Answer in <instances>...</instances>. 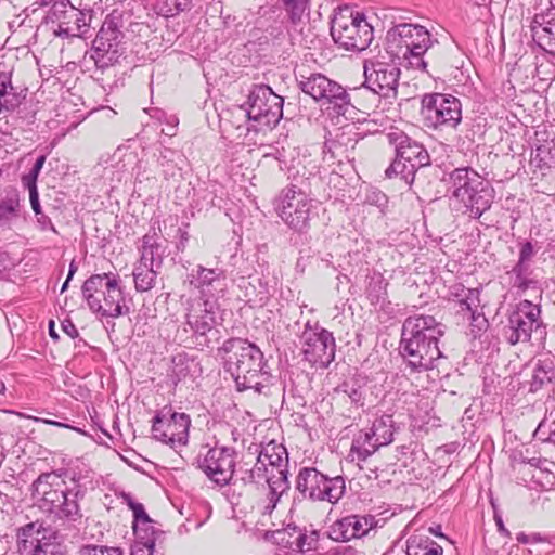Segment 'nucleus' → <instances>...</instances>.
I'll return each instance as SVG.
<instances>
[{
	"label": "nucleus",
	"mask_w": 555,
	"mask_h": 555,
	"mask_svg": "<svg viewBox=\"0 0 555 555\" xmlns=\"http://www.w3.org/2000/svg\"><path fill=\"white\" fill-rule=\"evenodd\" d=\"M218 354L224 360V369L233 377L238 392L253 390L257 395L269 397L276 385L263 352L258 346L242 338H229Z\"/></svg>",
	"instance_id": "f257e3e1"
},
{
	"label": "nucleus",
	"mask_w": 555,
	"mask_h": 555,
	"mask_svg": "<svg viewBox=\"0 0 555 555\" xmlns=\"http://www.w3.org/2000/svg\"><path fill=\"white\" fill-rule=\"evenodd\" d=\"M86 494L83 485L76 480L67 485L53 472L40 474L31 485V496L39 509L61 525L81 524L83 513L80 503Z\"/></svg>",
	"instance_id": "f03ea898"
},
{
	"label": "nucleus",
	"mask_w": 555,
	"mask_h": 555,
	"mask_svg": "<svg viewBox=\"0 0 555 555\" xmlns=\"http://www.w3.org/2000/svg\"><path fill=\"white\" fill-rule=\"evenodd\" d=\"M446 326L433 315L408 317L401 328L399 352L412 373H421L436 367L442 357L438 343L444 335Z\"/></svg>",
	"instance_id": "7ed1b4c3"
},
{
	"label": "nucleus",
	"mask_w": 555,
	"mask_h": 555,
	"mask_svg": "<svg viewBox=\"0 0 555 555\" xmlns=\"http://www.w3.org/2000/svg\"><path fill=\"white\" fill-rule=\"evenodd\" d=\"M439 42L422 25L402 23L390 28L386 34V50L398 59L408 61L412 68L428 73L433 64L439 67L443 60L439 57Z\"/></svg>",
	"instance_id": "20e7f679"
},
{
	"label": "nucleus",
	"mask_w": 555,
	"mask_h": 555,
	"mask_svg": "<svg viewBox=\"0 0 555 555\" xmlns=\"http://www.w3.org/2000/svg\"><path fill=\"white\" fill-rule=\"evenodd\" d=\"M449 190L452 197L462 203L470 218L479 219L494 201V189L470 167H460L449 173Z\"/></svg>",
	"instance_id": "39448f33"
},
{
	"label": "nucleus",
	"mask_w": 555,
	"mask_h": 555,
	"mask_svg": "<svg viewBox=\"0 0 555 555\" xmlns=\"http://www.w3.org/2000/svg\"><path fill=\"white\" fill-rule=\"evenodd\" d=\"M116 273L92 274L82 286L81 294L89 309L101 317L119 318L128 314L130 309Z\"/></svg>",
	"instance_id": "423d86ee"
},
{
	"label": "nucleus",
	"mask_w": 555,
	"mask_h": 555,
	"mask_svg": "<svg viewBox=\"0 0 555 555\" xmlns=\"http://www.w3.org/2000/svg\"><path fill=\"white\" fill-rule=\"evenodd\" d=\"M386 139L395 150V159L385 170V176L389 179L400 177L411 185L417 170L430 165L427 150L421 142L398 128L390 129Z\"/></svg>",
	"instance_id": "0eeeda50"
},
{
	"label": "nucleus",
	"mask_w": 555,
	"mask_h": 555,
	"mask_svg": "<svg viewBox=\"0 0 555 555\" xmlns=\"http://www.w3.org/2000/svg\"><path fill=\"white\" fill-rule=\"evenodd\" d=\"M364 81L356 87L361 109L377 107L382 99H396L400 69L389 63L366 60L363 65Z\"/></svg>",
	"instance_id": "6e6552de"
},
{
	"label": "nucleus",
	"mask_w": 555,
	"mask_h": 555,
	"mask_svg": "<svg viewBox=\"0 0 555 555\" xmlns=\"http://www.w3.org/2000/svg\"><path fill=\"white\" fill-rule=\"evenodd\" d=\"M300 90L315 102L331 106L337 115L345 116L351 108L361 111L357 89L347 90L340 83L321 73L296 77Z\"/></svg>",
	"instance_id": "1a4fd4ad"
},
{
	"label": "nucleus",
	"mask_w": 555,
	"mask_h": 555,
	"mask_svg": "<svg viewBox=\"0 0 555 555\" xmlns=\"http://www.w3.org/2000/svg\"><path fill=\"white\" fill-rule=\"evenodd\" d=\"M346 493V481L340 475L330 477L315 467H301L296 476L294 503L326 502L335 505Z\"/></svg>",
	"instance_id": "9d476101"
},
{
	"label": "nucleus",
	"mask_w": 555,
	"mask_h": 555,
	"mask_svg": "<svg viewBox=\"0 0 555 555\" xmlns=\"http://www.w3.org/2000/svg\"><path fill=\"white\" fill-rule=\"evenodd\" d=\"M330 30L334 42L347 51L361 52L373 40V27L365 15L349 7L335 11Z\"/></svg>",
	"instance_id": "9b49d317"
},
{
	"label": "nucleus",
	"mask_w": 555,
	"mask_h": 555,
	"mask_svg": "<svg viewBox=\"0 0 555 555\" xmlns=\"http://www.w3.org/2000/svg\"><path fill=\"white\" fill-rule=\"evenodd\" d=\"M20 555H67L64 535L43 520L27 522L16 529Z\"/></svg>",
	"instance_id": "f8f14e48"
},
{
	"label": "nucleus",
	"mask_w": 555,
	"mask_h": 555,
	"mask_svg": "<svg viewBox=\"0 0 555 555\" xmlns=\"http://www.w3.org/2000/svg\"><path fill=\"white\" fill-rule=\"evenodd\" d=\"M541 312V306L528 299L517 302L503 322L501 330L503 339L511 346H515L529 343L533 333L545 334Z\"/></svg>",
	"instance_id": "ddd939ff"
},
{
	"label": "nucleus",
	"mask_w": 555,
	"mask_h": 555,
	"mask_svg": "<svg viewBox=\"0 0 555 555\" xmlns=\"http://www.w3.org/2000/svg\"><path fill=\"white\" fill-rule=\"evenodd\" d=\"M120 28V16L105 17L90 49V59L94 62L96 70L104 73L118 64L120 57L125 55L127 49L125 34Z\"/></svg>",
	"instance_id": "4468645a"
},
{
	"label": "nucleus",
	"mask_w": 555,
	"mask_h": 555,
	"mask_svg": "<svg viewBox=\"0 0 555 555\" xmlns=\"http://www.w3.org/2000/svg\"><path fill=\"white\" fill-rule=\"evenodd\" d=\"M284 99L268 85H254L248 94L245 109L249 121L256 122V132L273 129L283 118Z\"/></svg>",
	"instance_id": "2eb2a0df"
},
{
	"label": "nucleus",
	"mask_w": 555,
	"mask_h": 555,
	"mask_svg": "<svg viewBox=\"0 0 555 555\" xmlns=\"http://www.w3.org/2000/svg\"><path fill=\"white\" fill-rule=\"evenodd\" d=\"M311 208V199L295 184L284 188L274 199L278 216L289 229L298 233L308 231Z\"/></svg>",
	"instance_id": "dca6fc26"
},
{
	"label": "nucleus",
	"mask_w": 555,
	"mask_h": 555,
	"mask_svg": "<svg viewBox=\"0 0 555 555\" xmlns=\"http://www.w3.org/2000/svg\"><path fill=\"white\" fill-rule=\"evenodd\" d=\"M421 116L431 129H456L462 121L460 99L444 93H425L421 100Z\"/></svg>",
	"instance_id": "f3484780"
},
{
	"label": "nucleus",
	"mask_w": 555,
	"mask_h": 555,
	"mask_svg": "<svg viewBox=\"0 0 555 555\" xmlns=\"http://www.w3.org/2000/svg\"><path fill=\"white\" fill-rule=\"evenodd\" d=\"M152 422L154 439L168 444L175 451L186 446L191 426L189 414L175 412L171 405H165L154 415Z\"/></svg>",
	"instance_id": "a211bd4d"
},
{
	"label": "nucleus",
	"mask_w": 555,
	"mask_h": 555,
	"mask_svg": "<svg viewBox=\"0 0 555 555\" xmlns=\"http://www.w3.org/2000/svg\"><path fill=\"white\" fill-rule=\"evenodd\" d=\"M304 360L311 365L327 367L335 359L336 344L333 333L307 322L299 337Z\"/></svg>",
	"instance_id": "6ab92c4d"
},
{
	"label": "nucleus",
	"mask_w": 555,
	"mask_h": 555,
	"mask_svg": "<svg viewBox=\"0 0 555 555\" xmlns=\"http://www.w3.org/2000/svg\"><path fill=\"white\" fill-rule=\"evenodd\" d=\"M236 451L234 448L218 446L210 448L206 455L198 460V467L218 486L231 482L235 470Z\"/></svg>",
	"instance_id": "aec40b11"
},
{
	"label": "nucleus",
	"mask_w": 555,
	"mask_h": 555,
	"mask_svg": "<svg viewBox=\"0 0 555 555\" xmlns=\"http://www.w3.org/2000/svg\"><path fill=\"white\" fill-rule=\"evenodd\" d=\"M218 308L219 305L216 300H201L186 315V323L193 332L196 347L202 351L211 348L208 335L219 333L218 330H215Z\"/></svg>",
	"instance_id": "412c9836"
},
{
	"label": "nucleus",
	"mask_w": 555,
	"mask_h": 555,
	"mask_svg": "<svg viewBox=\"0 0 555 555\" xmlns=\"http://www.w3.org/2000/svg\"><path fill=\"white\" fill-rule=\"evenodd\" d=\"M190 284L199 292V299L205 301L223 297L228 289L227 270L221 267L208 268L197 264L188 275Z\"/></svg>",
	"instance_id": "4be33fe9"
},
{
	"label": "nucleus",
	"mask_w": 555,
	"mask_h": 555,
	"mask_svg": "<svg viewBox=\"0 0 555 555\" xmlns=\"http://www.w3.org/2000/svg\"><path fill=\"white\" fill-rule=\"evenodd\" d=\"M530 166L534 172L547 176L555 170V128L540 125L531 141Z\"/></svg>",
	"instance_id": "5701e85b"
},
{
	"label": "nucleus",
	"mask_w": 555,
	"mask_h": 555,
	"mask_svg": "<svg viewBox=\"0 0 555 555\" xmlns=\"http://www.w3.org/2000/svg\"><path fill=\"white\" fill-rule=\"evenodd\" d=\"M377 522L373 515H348L330 527L328 537L336 542L360 539L374 529Z\"/></svg>",
	"instance_id": "b1692460"
},
{
	"label": "nucleus",
	"mask_w": 555,
	"mask_h": 555,
	"mask_svg": "<svg viewBox=\"0 0 555 555\" xmlns=\"http://www.w3.org/2000/svg\"><path fill=\"white\" fill-rule=\"evenodd\" d=\"M271 539L281 548L304 553L317 547L319 533L312 530L307 534L305 529L289 524L283 529L273 531Z\"/></svg>",
	"instance_id": "393cba45"
},
{
	"label": "nucleus",
	"mask_w": 555,
	"mask_h": 555,
	"mask_svg": "<svg viewBox=\"0 0 555 555\" xmlns=\"http://www.w3.org/2000/svg\"><path fill=\"white\" fill-rule=\"evenodd\" d=\"M533 41L546 53L555 55V7L551 5L545 11L537 13L532 25Z\"/></svg>",
	"instance_id": "a878e982"
},
{
	"label": "nucleus",
	"mask_w": 555,
	"mask_h": 555,
	"mask_svg": "<svg viewBox=\"0 0 555 555\" xmlns=\"http://www.w3.org/2000/svg\"><path fill=\"white\" fill-rule=\"evenodd\" d=\"M358 143L354 135L338 131L334 137L326 138L323 144V160L343 164L354 159L353 151Z\"/></svg>",
	"instance_id": "bb28decb"
},
{
	"label": "nucleus",
	"mask_w": 555,
	"mask_h": 555,
	"mask_svg": "<svg viewBox=\"0 0 555 555\" xmlns=\"http://www.w3.org/2000/svg\"><path fill=\"white\" fill-rule=\"evenodd\" d=\"M553 383H555V359L546 354L533 362L531 379L528 382L529 392L534 393Z\"/></svg>",
	"instance_id": "cd10ccee"
},
{
	"label": "nucleus",
	"mask_w": 555,
	"mask_h": 555,
	"mask_svg": "<svg viewBox=\"0 0 555 555\" xmlns=\"http://www.w3.org/2000/svg\"><path fill=\"white\" fill-rule=\"evenodd\" d=\"M288 469H283L279 475L270 474L267 478L268 493H267V505L264 506V513L271 514L278 506L281 498L287 494L291 490V482L288 480Z\"/></svg>",
	"instance_id": "c85d7f7f"
},
{
	"label": "nucleus",
	"mask_w": 555,
	"mask_h": 555,
	"mask_svg": "<svg viewBox=\"0 0 555 555\" xmlns=\"http://www.w3.org/2000/svg\"><path fill=\"white\" fill-rule=\"evenodd\" d=\"M140 251L141 257L139 262L156 267V269L162 267L166 247L158 242V236L154 228L142 237Z\"/></svg>",
	"instance_id": "c756f323"
},
{
	"label": "nucleus",
	"mask_w": 555,
	"mask_h": 555,
	"mask_svg": "<svg viewBox=\"0 0 555 555\" xmlns=\"http://www.w3.org/2000/svg\"><path fill=\"white\" fill-rule=\"evenodd\" d=\"M259 454L268 467H271L270 474L279 475L283 469H288V453L282 443L271 440L266 446H261Z\"/></svg>",
	"instance_id": "7c9ffc66"
},
{
	"label": "nucleus",
	"mask_w": 555,
	"mask_h": 555,
	"mask_svg": "<svg viewBox=\"0 0 555 555\" xmlns=\"http://www.w3.org/2000/svg\"><path fill=\"white\" fill-rule=\"evenodd\" d=\"M69 7H73L69 0H52V5L47 14V21L59 23V33L66 37L73 36L72 17Z\"/></svg>",
	"instance_id": "2f4dec72"
},
{
	"label": "nucleus",
	"mask_w": 555,
	"mask_h": 555,
	"mask_svg": "<svg viewBox=\"0 0 555 555\" xmlns=\"http://www.w3.org/2000/svg\"><path fill=\"white\" fill-rule=\"evenodd\" d=\"M380 447L379 441H376L375 436H371L370 430H360L352 439L350 452L357 454L359 461H366L373 455Z\"/></svg>",
	"instance_id": "473e14b6"
},
{
	"label": "nucleus",
	"mask_w": 555,
	"mask_h": 555,
	"mask_svg": "<svg viewBox=\"0 0 555 555\" xmlns=\"http://www.w3.org/2000/svg\"><path fill=\"white\" fill-rule=\"evenodd\" d=\"M443 548L427 535L413 534L406 541V555H442Z\"/></svg>",
	"instance_id": "72a5a7b5"
},
{
	"label": "nucleus",
	"mask_w": 555,
	"mask_h": 555,
	"mask_svg": "<svg viewBox=\"0 0 555 555\" xmlns=\"http://www.w3.org/2000/svg\"><path fill=\"white\" fill-rule=\"evenodd\" d=\"M387 286L388 282L380 273H375L371 276L366 288V295L371 305L384 309L389 304Z\"/></svg>",
	"instance_id": "f704fd0d"
},
{
	"label": "nucleus",
	"mask_w": 555,
	"mask_h": 555,
	"mask_svg": "<svg viewBox=\"0 0 555 555\" xmlns=\"http://www.w3.org/2000/svg\"><path fill=\"white\" fill-rule=\"evenodd\" d=\"M133 281L137 292L144 293L156 284L158 269L142 262H138L133 269Z\"/></svg>",
	"instance_id": "c9c22d12"
},
{
	"label": "nucleus",
	"mask_w": 555,
	"mask_h": 555,
	"mask_svg": "<svg viewBox=\"0 0 555 555\" xmlns=\"http://www.w3.org/2000/svg\"><path fill=\"white\" fill-rule=\"evenodd\" d=\"M393 427L395 421L392 415L383 414L373 422L369 430L371 436H375L376 441H379V444L387 446L393 440Z\"/></svg>",
	"instance_id": "e433bc0d"
},
{
	"label": "nucleus",
	"mask_w": 555,
	"mask_h": 555,
	"mask_svg": "<svg viewBox=\"0 0 555 555\" xmlns=\"http://www.w3.org/2000/svg\"><path fill=\"white\" fill-rule=\"evenodd\" d=\"M154 524L155 522L145 524L143 521L132 526L133 533L135 535L134 544L155 547L156 542L164 539L165 532L159 529H156L154 527Z\"/></svg>",
	"instance_id": "4c0bfd02"
},
{
	"label": "nucleus",
	"mask_w": 555,
	"mask_h": 555,
	"mask_svg": "<svg viewBox=\"0 0 555 555\" xmlns=\"http://www.w3.org/2000/svg\"><path fill=\"white\" fill-rule=\"evenodd\" d=\"M183 155L179 151L165 147L158 157V164L165 179L175 178L180 171Z\"/></svg>",
	"instance_id": "58836bf2"
},
{
	"label": "nucleus",
	"mask_w": 555,
	"mask_h": 555,
	"mask_svg": "<svg viewBox=\"0 0 555 555\" xmlns=\"http://www.w3.org/2000/svg\"><path fill=\"white\" fill-rule=\"evenodd\" d=\"M288 22L297 26L309 16L311 0H281Z\"/></svg>",
	"instance_id": "ea45409f"
},
{
	"label": "nucleus",
	"mask_w": 555,
	"mask_h": 555,
	"mask_svg": "<svg viewBox=\"0 0 555 555\" xmlns=\"http://www.w3.org/2000/svg\"><path fill=\"white\" fill-rule=\"evenodd\" d=\"M480 291L479 288H467L464 297L460 299V307L462 311H468L470 313V321H480L482 325L487 323V319L483 314L478 312L480 305Z\"/></svg>",
	"instance_id": "a19ab883"
},
{
	"label": "nucleus",
	"mask_w": 555,
	"mask_h": 555,
	"mask_svg": "<svg viewBox=\"0 0 555 555\" xmlns=\"http://www.w3.org/2000/svg\"><path fill=\"white\" fill-rule=\"evenodd\" d=\"M25 90H17L13 86V90L0 89V115L7 116L9 113H13L25 100Z\"/></svg>",
	"instance_id": "79ce46f5"
},
{
	"label": "nucleus",
	"mask_w": 555,
	"mask_h": 555,
	"mask_svg": "<svg viewBox=\"0 0 555 555\" xmlns=\"http://www.w3.org/2000/svg\"><path fill=\"white\" fill-rule=\"evenodd\" d=\"M335 391L337 393L341 392L346 395L349 398L351 404L356 406L364 405V388L359 379L353 378L351 380H345L335 388Z\"/></svg>",
	"instance_id": "37998d69"
},
{
	"label": "nucleus",
	"mask_w": 555,
	"mask_h": 555,
	"mask_svg": "<svg viewBox=\"0 0 555 555\" xmlns=\"http://www.w3.org/2000/svg\"><path fill=\"white\" fill-rule=\"evenodd\" d=\"M195 0H159V14L164 16H176L181 12L190 11L194 7Z\"/></svg>",
	"instance_id": "c03bdc74"
},
{
	"label": "nucleus",
	"mask_w": 555,
	"mask_h": 555,
	"mask_svg": "<svg viewBox=\"0 0 555 555\" xmlns=\"http://www.w3.org/2000/svg\"><path fill=\"white\" fill-rule=\"evenodd\" d=\"M18 209V193L15 191L8 193L4 198L0 199V221L17 216Z\"/></svg>",
	"instance_id": "a18cd8bd"
},
{
	"label": "nucleus",
	"mask_w": 555,
	"mask_h": 555,
	"mask_svg": "<svg viewBox=\"0 0 555 555\" xmlns=\"http://www.w3.org/2000/svg\"><path fill=\"white\" fill-rule=\"evenodd\" d=\"M512 280V287L516 288L520 293H525L528 289H537L539 282L532 276H528L520 273H508Z\"/></svg>",
	"instance_id": "49530a36"
},
{
	"label": "nucleus",
	"mask_w": 555,
	"mask_h": 555,
	"mask_svg": "<svg viewBox=\"0 0 555 555\" xmlns=\"http://www.w3.org/2000/svg\"><path fill=\"white\" fill-rule=\"evenodd\" d=\"M47 155H40L37 157L35 164L31 169L22 176V184L23 185H37L39 173L46 163Z\"/></svg>",
	"instance_id": "de8ad7c7"
},
{
	"label": "nucleus",
	"mask_w": 555,
	"mask_h": 555,
	"mask_svg": "<svg viewBox=\"0 0 555 555\" xmlns=\"http://www.w3.org/2000/svg\"><path fill=\"white\" fill-rule=\"evenodd\" d=\"M366 202L370 205L376 206L383 215L386 214L388 208V196L378 189L371 190L366 195Z\"/></svg>",
	"instance_id": "09e8293b"
},
{
	"label": "nucleus",
	"mask_w": 555,
	"mask_h": 555,
	"mask_svg": "<svg viewBox=\"0 0 555 555\" xmlns=\"http://www.w3.org/2000/svg\"><path fill=\"white\" fill-rule=\"evenodd\" d=\"M80 555H124L119 547H107L99 545H83Z\"/></svg>",
	"instance_id": "8fccbe9b"
},
{
	"label": "nucleus",
	"mask_w": 555,
	"mask_h": 555,
	"mask_svg": "<svg viewBox=\"0 0 555 555\" xmlns=\"http://www.w3.org/2000/svg\"><path fill=\"white\" fill-rule=\"evenodd\" d=\"M518 246V260L532 262V259L537 255L539 248L531 241H519Z\"/></svg>",
	"instance_id": "3c124183"
},
{
	"label": "nucleus",
	"mask_w": 555,
	"mask_h": 555,
	"mask_svg": "<svg viewBox=\"0 0 555 555\" xmlns=\"http://www.w3.org/2000/svg\"><path fill=\"white\" fill-rule=\"evenodd\" d=\"M69 13L72 17V23L75 25L73 27V36H75L77 31H80L83 27L88 25L87 15L82 11L77 10L75 7H69Z\"/></svg>",
	"instance_id": "603ef678"
},
{
	"label": "nucleus",
	"mask_w": 555,
	"mask_h": 555,
	"mask_svg": "<svg viewBox=\"0 0 555 555\" xmlns=\"http://www.w3.org/2000/svg\"><path fill=\"white\" fill-rule=\"evenodd\" d=\"M133 514V525L140 524V522H155L146 513L144 506L142 503H137L133 508L131 509Z\"/></svg>",
	"instance_id": "864d4df0"
},
{
	"label": "nucleus",
	"mask_w": 555,
	"mask_h": 555,
	"mask_svg": "<svg viewBox=\"0 0 555 555\" xmlns=\"http://www.w3.org/2000/svg\"><path fill=\"white\" fill-rule=\"evenodd\" d=\"M251 474L256 475L258 480L268 478V475H270V469L268 465L266 464L264 460L261 459V455L258 454L257 461L255 465L251 468Z\"/></svg>",
	"instance_id": "5fc2aeb1"
},
{
	"label": "nucleus",
	"mask_w": 555,
	"mask_h": 555,
	"mask_svg": "<svg viewBox=\"0 0 555 555\" xmlns=\"http://www.w3.org/2000/svg\"><path fill=\"white\" fill-rule=\"evenodd\" d=\"M23 186L25 189H27L29 192V201H30V206H31V209L34 210V214L40 215L42 209H41L40 202H39L38 186L37 185H23Z\"/></svg>",
	"instance_id": "6e6d98bb"
},
{
	"label": "nucleus",
	"mask_w": 555,
	"mask_h": 555,
	"mask_svg": "<svg viewBox=\"0 0 555 555\" xmlns=\"http://www.w3.org/2000/svg\"><path fill=\"white\" fill-rule=\"evenodd\" d=\"M189 224L185 223L183 228H178L176 237L178 238L177 242V249L180 251H183L188 245V242L190 240V235L188 232Z\"/></svg>",
	"instance_id": "4d7b16f0"
},
{
	"label": "nucleus",
	"mask_w": 555,
	"mask_h": 555,
	"mask_svg": "<svg viewBox=\"0 0 555 555\" xmlns=\"http://www.w3.org/2000/svg\"><path fill=\"white\" fill-rule=\"evenodd\" d=\"M531 262L517 260L508 273H520L528 276L532 275Z\"/></svg>",
	"instance_id": "13d9d810"
},
{
	"label": "nucleus",
	"mask_w": 555,
	"mask_h": 555,
	"mask_svg": "<svg viewBox=\"0 0 555 555\" xmlns=\"http://www.w3.org/2000/svg\"><path fill=\"white\" fill-rule=\"evenodd\" d=\"M61 327L63 332L67 334L70 338L79 337V332L70 319H65L64 321H62Z\"/></svg>",
	"instance_id": "bf43d9fd"
},
{
	"label": "nucleus",
	"mask_w": 555,
	"mask_h": 555,
	"mask_svg": "<svg viewBox=\"0 0 555 555\" xmlns=\"http://www.w3.org/2000/svg\"><path fill=\"white\" fill-rule=\"evenodd\" d=\"M13 90L12 72L0 70V89Z\"/></svg>",
	"instance_id": "052dcab7"
},
{
	"label": "nucleus",
	"mask_w": 555,
	"mask_h": 555,
	"mask_svg": "<svg viewBox=\"0 0 555 555\" xmlns=\"http://www.w3.org/2000/svg\"><path fill=\"white\" fill-rule=\"evenodd\" d=\"M155 547H150L140 544H133L130 555H154Z\"/></svg>",
	"instance_id": "680f3d73"
},
{
	"label": "nucleus",
	"mask_w": 555,
	"mask_h": 555,
	"mask_svg": "<svg viewBox=\"0 0 555 555\" xmlns=\"http://www.w3.org/2000/svg\"><path fill=\"white\" fill-rule=\"evenodd\" d=\"M466 291H467V288H465V286L463 284L457 283L451 287L450 293L453 297L457 298V300L460 301V299L464 297V294Z\"/></svg>",
	"instance_id": "e2e57ef3"
},
{
	"label": "nucleus",
	"mask_w": 555,
	"mask_h": 555,
	"mask_svg": "<svg viewBox=\"0 0 555 555\" xmlns=\"http://www.w3.org/2000/svg\"><path fill=\"white\" fill-rule=\"evenodd\" d=\"M494 520H495V525L498 527V531L502 535L509 538L511 537V532H509L508 529L505 528L502 517L500 515H498V514H494Z\"/></svg>",
	"instance_id": "0e129e2a"
},
{
	"label": "nucleus",
	"mask_w": 555,
	"mask_h": 555,
	"mask_svg": "<svg viewBox=\"0 0 555 555\" xmlns=\"http://www.w3.org/2000/svg\"><path fill=\"white\" fill-rule=\"evenodd\" d=\"M37 422H42L44 424H48V425H52V426H56V427H62V428H70V429H75V430H78L77 428L68 425V424H65V423H62V422H59V421H54V420H47V418H36Z\"/></svg>",
	"instance_id": "69168bd1"
},
{
	"label": "nucleus",
	"mask_w": 555,
	"mask_h": 555,
	"mask_svg": "<svg viewBox=\"0 0 555 555\" xmlns=\"http://www.w3.org/2000/svg\"><path fill=\"white\" fill-rule=\"evenodd\" d=\"M120 496H121L122 503H125L130 509H132L133 506L138 503L137 501L133 500V498L130 493L122 492Z\"/></svg>",
	"instance_id": "338daca9"
},
{
	"label": "nucleus",
	"mask_w": 555,
	"mask_h": 555,
	"mask_svg": "<svg viewBox=\"0 0 555 555\" xmlns=\"http://www.w3.org/2000/svg\"><path fill=\"white\" fill-rule=\"evenodd\" d=\"M48 328H49V335L50 337L54 340V341H57L60 339V336L55 330V322L53 320H50L49 321V325H48Z\"/></svg>",
	"instance_id": "774afa93"
}]
</instances>
